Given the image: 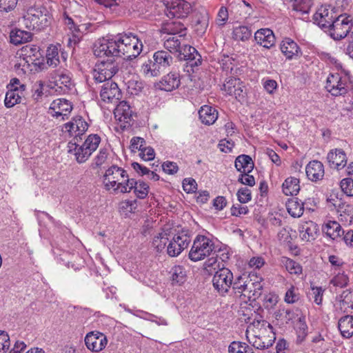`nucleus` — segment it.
Masks as SVG:
<instances>
[{
    "mask_svg": "<svg viewBox=\"0 0 353 353\" xmlns=\"http://www.w3.org/2000/svg\"><path fill=\"white\" fill-rule=\"evenodd\" d=\"M101 142V138L97 134H90L82 144L88 150L90 154L98 148Z\"/></svg>",
    "mask_w": 353,
    "mask_h": 353,
    "instance_id": "nucleus-46",
    "label": "nucleus"
},
{
    "mask_svg": "<svg viewBox=\"0 0 353 353\" xmlns=\"http://www.w3.org/2000/svg\"><path fill=\"white\" fill-rule=\"evenodd\" d=\"M103 177L104 181H107L105 186L109 189V186L118 185L119 183H121L125 178H128V174L123 169L112 165L106 170Z\"/></svg>",
    "mask_w": 353,
    "mask_h": 353,
    "instance_id": "nucleus-16",
    "label": "nucleus"
},
{
    "mask_svg": "<svg viewBox=\"0 0 353 353\" xmlns=\"http://www.w3.org/2000/svg\"><path fill=\"white\" fill-rule=\"evenodd\" d=\"M241 80L239 79L230 77L223 84V90L229 94L232 95L235 92L234 90L239 85Z\"/></svg>",
    "mask_w": 353,
    "mask_h": 353,
    "instance_id": "nucleus-53",
    "label": "nucleus"
},
{
    "mask_svg": "<svg viewBox=\"0 0 353 353\" xmlns=\"http://www.w3.org/2000/svg\"><path fill=\"white\" fill-rule=\"evenodd\" d=\"M233 279V273L230 270L226 268H220L213 276V287L221 296H225L232 287Z\"/></svg>",
    "mask_w": 353,
    "mask_h": 353,
    "instance_id": "nucleus-4",
    "label": "nucleus"
},
{
    "mask_svg": "<svg viewBox=\"0 0 353 353\" xmlns=\"http://www.w3.org/2000/svg\"><path fill=\"white\" fill-rule=\"evenodd\" d=\"M190 241V236L183 232L174 235L167 245V254L171 257L177 256L188 247Z\"/></svg>",
    "mask_w": 353,
    "mask_h": 353,
    "instance_id": "nucleus-8",
    "label": "nucleus"
},
{
    "mask_svg": "<svg viewBox=\"0 0 353 353\" xmlns=\"http://www.w3.org/2000/svg\"><path fill=\"white\" fill-rule=\"evenodd\" d=\"M161 31L169 35L178 34V37H183L186 35L187 29L184 24L176 19L173 21H167L164 23L161 28Z\"/></svg>",
    "mask_w": 353,
    "mask_h": 353,
    "instance_id": "nucleus-20",
    "label": "nucleus"
},
{
    "mask_svg": "<svg viewBox=\"0 0 353 353\" xmlns=\"http://www.w3.org/2000/svg\"><path fill=\"white\" fill-rule=\"evenodd\" d=\"M316 225L313 222H310L309 225L305 227L302 226L301 230H300V234L301 239L305 241H310L314 240L316 234Z\"/></svg>",
    "mask_w": 353,
    "mask_h": 353,
    "instance_id": "nucleus-45",
    "label": "nucleus"
},
{
    "mask_svg": "<svg viewBox=\"0 0 353 353\" xmlns=\"http://www.w3.org/2000/svg\"><path fill=\"white\" fill-rule=\"evenodd\" d=\"M214 243L205 236H197L189 252V258L193 261H198L208 256L213 251Z\"/></svg>",
    "mask_w": 353,
    "mask_h": 353,
    "instance_id": "nucleus-2",
    "label": "nucleus"
},
{
    "mask_svg": "<svg viewBox=\"0 0 353 353\" xmlns=\"http://www.w3.org/2000/svg\"><path fill=\"white\" fill-rule=\"evenodd\" d=\"M280 48L287 59H292L301 54L299 46L290 38H285L281 43Z\"/></svg>",
    "mask_w": 353,
    "mask_h": 353,
    "instance_id": "nucleus-28",
    "label": "nucleus"
},
{
    "mask_svg": "<svg viewBox=\"0 0 353 353\" xmlns=\"http://www.w3.org/2000/svg\"><path fill=\"white\" fill-rule=\"evenodd\" d=\"M276 319H281L285 323H294L298 320L299 311L298 310L282 309L275 312Z\"/></svg>",
    "mask_w": 353,
    "mask_h": 353,
    "instance_id": "nucleus-37",
    "label": "nucleus"
},
{
    "mask_svg": "<svg viewBox=\"0 0 353 353\" xmlns=\"http://www.w3.org/2000/svg\"><path fill=\"white\" fill-rule=\"evenodd\" d=\"M337 300L340 302V309L345 313H352L349 310V305L353 303V292L345 290L337 297Z\"/></svg>",
    "mask_w": 353,
    "mask_h": 353,
    "instance_id": "nucleus-39",
    "label": "nucleus"
},
{
    "mask_svg": "<svg viewBox=\"0 0 353 353\" xmlns=\"http://www.w3.org/2000/svg\"><path fill=\"white\" fill-rule=\"evenodd\" d=\"M40 56V48L36 45H26L21 49L20 57H23V60L28 65L30 63H34Z\"/></svg>",
    "mask_w": 353,
    "mask_h": 353,
    "instance_id": "nucleus-29",
    "label": "nucleus"
},
{
    "mask_svg": "<svg viewBox=\"0 0 353 353\" xmlns=\"http://www.w3.org/2000/svg\"><path fill=\"white\" fill-rule=\"evenodd\" d=\"M349 282V279L347 275L344 274H339L333 278L331 283L336 286H339L340 288L345 287Z\"/></svg>",
    "mask_w": 353,
    "mask_h": 353,
    "instance_id": "nucleus-63",
    "label": "nucleus"
},
{
    "mask_svg": "<svg viewBox=\"0 0 353 353\" xmlns=\"http://www.w3.org/2000/svg\"><path fill=\"white\" fill-rule=\"evenodd\" d=\"M50 108L54 112L53 116H61L62 120H65L68 119V114L72 110V105L65 99H58L52 101Z\"/></svg>",
    "mask_w": 353,
    "mask_h": 353,
    "instance_id": "nucleus-18",
    "label": "nucleus"
},
{
    "mask_svg": "<svg viewBox=\"0 0 353 353\" xmlns=\"http://www.w3.org/2000/svg\"><path fill=\"white\" fill-rule=\"evenodd\" d=\"M254 40L257 44L270 49L275 43V37L273 31L269 28H261L254 34Z\"/></svg>",
    "mask_w": 353,
    "mask_h": 353,
    "instance_id": "nucleus-19",
    "label": "nucleus"
},
{
    "mask_svg": "<svg viewBox=\"0 0 353 353\" xmlns=\"http://www.w3.org/2000/svg\"><path fill=\"white\" fill-rule=\"evenodd\" d=\"M137 181L134 179L125 178V179L119 183L115 190H119L121 192L125 193L130 192L132 190H135Z\"/></svg>",
    "mask_w": 353,
    "mask_h": 353,
    "instance_id": "nucleus-48",
    "label": "nucleus"
},
{
    "mask_svg": "<svg viewBox=\"0 0 353 353\" xmlns=\"http://www.w3.org/2000/svg\"><path fill=\"white\" fill-rule=\"evenodd\" d=\"M293 9L302 14H307L312 5V0H293Z\"/></svg>",
    "mask_w": 353,
    "mask_h": 353,
    "instance_id": "nucleus-49",
    "label": "nucleus"
},
{
    "mask_svg": "<svg viewBox=\"0 0 353 353\" xmlns=\"http://www.w3.org/2000/svg\"><path fill=\"white\" fill-rule=\"evenodd\" d=\"M168 242V239L166 237V234H159L153 239L152 246L157 252H161L165 249Z\"/></svg>",
    "mask_w": 353,
    "mask_h": 353,
    "instance_id": "nucleus-52",
    "label": "nucleus"
},
{
    "mask_svg": "<svg viewBox=\"0 0 353 353\" xmlns=\"http://www.w3.org/2000/svg\"><path fill=\"white\" fill-rule=\"evenodd\" d=\"M181 84L180 76L177 72H170L159 82L160 89L170 92L179 88Z\"/></svg>",
    "mask_w": 353,
    "mask_h": 353,
    "instance_id": "nucleus-26",
    "label": "nucleus"
},
{
    "mask_svg": "<svg viewBox=\"0 0 353 353\" xmlns=\"http://www.w3.org/2000/svg\"><path fill=\"white\" fill-rule=\"evenodd\" d=\"M114 117L121 124L122 130L128 128L132 123L133 117L134 116L130 105L125 101H120L114 110Z\"/></svg>",
    "mask_w": 353,
    "mask_h": 353,
    "instance_id": "nucleus-9",
    "label": "nucleus"
},
{
    "mask_svg": "<svg viewBox=\"0 0 353 353\" xmlns=\"http://www.w3.org/2000/svg\"><path fill=\"white\" fill-rule=\"evenodd\" d=\"M288 213L293 217H300L304 211V203H300L298 198L289 199L286 202Z\"/></svg>",
    "mask_w": 353,
    "mask_h": 353,
    "instance_id": "nucleus-36",
    "label": "nucleus"
},
{
    "mask_svg": "<svg viewBox=\"0 0 353 353\" xmlns=\"http://www.w3.org/2000/svg\"><path fill=\"white\" fill-rule=\"evenodd\" d=\"M327 159L330 168L338 170L343 168L347 163V157L342 149H335L329 152Z\"/></svg>",
    "mask_w": 353,
    "mask_h": 353,
    "instance_id": "nucleus-21",
    "label": "nucleus"
},
{
    "mask_svg": "<svg viewBox=\"0 0 353 353\" xmlns=\"http://www.w3.org/2000/svg\"><path fill=\"white\" fill-rule=\"evenodd\" d=\"M81 140L78 137L73 138L68 144V152L75 157L76 161L79 163H85L90 157L88 150L83 145H80L79 142Z\"/></svg>",
    "mask_w": 353,
    "mask_h": 353,
    "instance_id": "nucleus-17",
    "label": "nucleus"
},
{
    "mask_svg": "<svg viewBox=\"0 0 353 353\" xmlns=\"http://www.w3.org/2000/svg\"><path fill=\"white\" fill-rule=\"evenodd\" d=\"M117 42L120 43L121 57L124 56L127 60L137 58L142 51V42L131 32L119 34Z\"/></svg>",
    "mask_w": 353,
    "mask_h": 353,
    "instance_id": "nucleus-1",
    "label": "nucleus"
},
{
    "mask_svg": "<svg viewBox=\"0 0 353 353\" xmlns=\"http://www.w3.org/2000/svg\"><path fill=\"white\" fill-rule=\"evenodd\" d=\"M177 57L180 60L187 61V63L194 71V68H197L202 63V58L198 51L192 46L183 45L179 50Z\"/></svg>",
    "mask_w": 353,
    "mask_h": 353,
    "instance_id": "nucleus-10",
    "label": "nucleus"
},
{
    "mask_svg": "<svg viewBox=\"0 0 353 353\" xmlns=\"http://www.w3.org/2000/svg\"><path fill=\"white\" fill-rule=\"evenodd\" d=\"M248 279L249 274H243L237 276L234 280L233 279L231 288L235 294H239L245 296Z\"/></svg>",
    "mask_w": 353,
    "mask_h": 353,
    "instance_id": "nucleus-38",
    "label": "nucleus"
},
{
    "mask_svg": "<svg viewBox=\"0 0 353 353\" xmlns=\"http://www.w3.org/2000/svg\"><path fill=\"white\" fill-rule=\"evenodd\" d=\"M298 322L296 325V331L297 334L296 343H301L307 334V326L305 323V316H301L298 318Z\"/></svg>",
    "mask_w": 353,
    "mask_h": 353,
    "instance_id": "nucleus-40",
    "label": "nucleus"
},
{
    "mask_svg": "<svg viewBox=\"0 0 353 353\" xmlns=\"http://www.w3.org/2000/svg\"><path fill=\"white\" fill-rule=\"evenodd\" d=\"M118 34L110 39L98 41L94 46V54L96 57H121L120 43L117 42Z\"/></svg>",
    "mask_w": 353,
    "mask_h": 353,
    "instance_id": "nucleus-5",
    "label": "nucleus"
},
{
    "mask_svg": "<svg viewBox=\"0 0 353 353\" xmlns=\"http://www.w3.org/2000/svg\"><path fill=\"white\" fill-rule=\"evenodd\" d=\"M164 47L170 52L177 54L181 47V40L176 36L169 37L164 41Z\"/></svg>",
    "mask_w": 353,
    "mask_h": 353,
    "instance_id": "nucleus-42",
    "label": "nucleus"
},
{
    "mask_svg": "<svg viewBox=\"0 0 353 353\" xmlns=\"http://www.w3.org/2000/svg\"><path fill=\"white\" fill-rule=\"evenodd\" d=\"M75 130L78 131L77 134H75V137H78L79 139L81 140V136L87 131L88 124L82 117L78 116L75 117Z\"/></svg>",
    "mask_w": 353,
    "mask_h": 353,
    "instance_id": "nucleus-51",
    "label": "nucleus"
},
{
    "mask_svg": "<svg viewBox=\"0 0 353 353\" xmlns=\"http://www.w3.org/2000/svg\"><path fill=\"white\" fill-rule=\"evenodd\" d=\"M305 172L307 178L311 181L321 180L324 176L323 165L319 161H310L305 168Z\"/></svg>",
    "mask_w": 353,
    "mask_h": 353,
    "instance_id": "nucleus-23",
    "label": "nucleus"
},
{
    "mask_svg": "<svg viewBox=\"0 0 353 353\" xmlns=\"http://www.w3.org/2000/svg\"><path fill=\"white\" fill-rule=\"evenodd\" d=\"M148 188L149 186L145 183L143 181H137V185H136L134 193L137 197L143 199L148 195Z\"/></svg>",
    "mask_w": 353,
    "mask_h": 353,
    "instance_id": "nucleus-58",
    "label": "nucleus"
},
{
    "mask_svg": "<svg viewBox=\"0 0 353 353\" xmlns=\"http://www.w3.org/2000/svg\"><path fill=\"white\" fill-rule=\"evenodd\" d=\"M96 68L94 71V80L97 83L110 81L119 70L118 63L112 59L101 61Z\"/></svg>",
    "mask_w": 353,
    "mask_h": 353,
    "instance_id": "nucleus-6",
    "label": "nucleus"
},
{
    "mask_svg": "<svg viewBox=\"0 0 353 353\" xmlns=\"http://www.w3.org/2000/svg\"><path fill=\"white\" fill-rule=\"evenodd\" d=\"M282 188L285 195H296L300 190L299 179L292 176L288 177L283 182Z\"/></svg>",
    "mask_w": 353,
    "mask_h": 353,
    "instance_id": "nucleus-34",
    "label": "nucleus"
},
{
    "mask_svg": "<svg viewBox=\"0 0 353 353\" xmlns=\"http://www.w3.org/2000/svg\"><path fill=\"white\" fill-rule=\"evenodd\" d=\"M232 34L234 40L245 41L251 37L252 31L248 27L242 26L235 28Z\"/></svg>",
    "mask_w": 353,
    "mask_h": 353,
    "instance_id": "nucleus-43",
    "label": "nucleus"
},
{
    "mask_svg": "<svg viewBox=\"0 0 353 353\" xmlns=\"http://www.w3.org/2000/svg\"><path fill=\"white\" fill-rule=\"evenodd\" d=\"M54 79L57 85H63L67 90H71L73 86L71 74L68 71L58 72Z\"/></svg>",
    "mask_w": 353,
    "mask_h": 353,
    "instance_id": "nucleus-41",
    "label": "nucleus"
},
{
    "mask_svg": "<svg viewBox=\"0 0 353 353\" xmlns=\"http://www.w3.org/2000/svg\"><path fill=\"white\" fill-rule=\"evenodd\" d=\"M32 34L30 32L14 29L10 32V42L14 45H20L31 40Z\"/></svg>",
    "mask_w": 353,
    "mask_h": 353,
    "instance_id": "nucleus-33",
    "label": "nucleus"
},
{
    "mask_svg": "<svg viewBox=\"0 0 353 353\" xmlns=\"http://www.w3.org/2000/svg\"><path fill=\"white\" fill-rule=\"evenodd\" d=\"M108 343L105 334L98 331L88 333L85 337V343L88 349L92 352H100L105 348Z\"/></svg>",
    "mask_w": 353,
    "mask_h": 353,
    "instance_id": "nucleus-13",
    "label": "nucleus"
},
{
    "mask_svg": "<svg viewBox=\"0 0 353 353\" xmlns=\"http://www.w3.org/2000/svg\"><path fill=\"white\" fill-rule=\"evenodd\" d=\"M130 149L132 152H136V150L141 151L144 145L145 144V141L143 138L139 137H133L130 141Z\"/></svg>",
    "mask_w": 353,
    "mask_h": 353,
    "instance_id": "nucleus-60",
    "label": "nucleus"
},
{
    "mask_svg": "<svg viewBox=\"0 0 353 353\" xmlns=\"http://www.w3.org/2000/svg\"><path fill=\"white\" fill-rule=\"evenodd\" d=\"M141 72L148 77H157L160 74L157 68L155 67L154 60L151 59L143 62Z\"/></svg>",
    "mask_w": 353,
    "mask_h": 353,
    "instance_id": "nucleus-47",
    "label": "nucleus"
},
{
    "mask_svg": "<svg viewBox=\"0 0 353 353\" xmlns=\"http://www.w3.org/2000/svg\"><path fill=\"white\" fill-rule=\"evenodd\" d=\"M108 155V152L107 149H101L92 164V168L94 169L103 165L105 162Z\"/></svg>",
    "mask_w": 353,
    "mask_h": 353,
    "instance_id": "nucleus-55",
    "label": "nucleus"
},
{
    "mask_svg": "<svg viewBox=\"0 0 353 353\" xmlns=\"http://www.w3.org/2000/svg\"><path fill=\"white\" fill-rule=\"evenodd\" d=\"M237 196L241 203H245L252 199L251 192L247 188H240L237 192Z\"/></svg>",
    "mask_w": 353,
    "mask_h": 353,
    "instance_id": "nucleus-59",
    "label": "nucleus"
},
{
    "mask_svg": "<svg viewBox=\"0 0 353 353\" xmlns=\"http://www.w3.org/2000/svg\"><path fill=\"white\" fill-rule=\"evenodd\" d=\"M262 278L257 276L254 273L249 274L248 280L247 290H245V296L249 300L255 301L259 299L263 292V285L261 284Z\"/></svg>",
    "mask_w": 353,
    "mask_h": 353,
    "instance_id": "nucleus-14",
    "label": "nucleus"
},
{
    "mask_svg": "<svg viewBox=\"0 0 353 353\" xmlns=\"http://www.w3.org/2000/svg\"><path fill=\"white\" fill-rule=\"evenodd\" d=\"M235 168L241 173H250L254 168L252 158L246 154L239 155L235 160Z\"/></svg>",
    "mask_w": 353,
    "mask_h": 353,
    "instance_id": "nucleus-32",
    "label": "nucleus"
},
{
    "mask_svg": "<svg viewBox=\"0 0 353 353\" xmlns=\"http://www.w3.org/2000/svg\"><path fill=\"white\" fill-rule=\"evenodd\" d=\"M338 327L341 335L346 339L353 335V316L346 315L339 320Z\"/></svg>",
    "mask_w": 353,
    "mask_h": 353,
    "instance_id": "nucleus-31",
    "label": "nucleus"
},
{
    "mask_svg": "<svg viewBox=\"0 0 353 353\" xmlns=\"http://www.w3.org/2000/svg\"><path fill=\"white\" fill-rule=\"evenodd\" d=\"M18 0H0V10L8 12L13 10L17 5Z\"/></svg>",
    "mask_w": 353,
    "mask_h": 353,
    "instance_id": "nucleus-61",
    "label": "nucleus"
},
{
    "mask_svg": "<svg viewBox=\"0 0 353 353\" xmlns=\"http://www.w3.org/2000/svg\"><path fill=\"white\" fill-rule=\"evenodd\" d=\"M208 24L209 14L205 10L195 14L193 19V26L197 35L203 36L206 32Z\"/></svg>",
    "mask_w": 353,
    "mask_h": 353,
    "instance_id": "nucleus-25",
    "label": "nucleus"
},
{
    "mask_svg": "<svg viewBox=\"0 0 353 353\" xmlns=\"http://www.w3.org/2000/svg\"><path fill=\"white\" fill-rule=\"evenodd\" d=\"M104 82L100 92L101 99L108 103H117L122 97L121 92L117 84L112 81Z\"/></svg>",
    "mask_w": 353,
    "mask_h": 353,
    "instance_id": "nucleus-12",
    "label": "nucleus"
},
{
    "mask_svg": "<svg viewBox=\"0 0 353 353\" xmlns=\"http://www.w3.org/2000/svg\"><path fill=\"white\" fill-rule=\"evenodd\" d=\"M47 10L44 7L34 8L31 7L28 10L27 20L37 24L39 27L46 26L47 22Z\"/></svg>",
    "mask_w": 353,
    "mask_h": 353,
    "instance_id": "nucleus-22",
    "label": "nucleus"
},
{
    "mask_svg": "<svg viewBox=\"0 0 353 353\" xmlns=\"http://www.w3.org/2000/svg\"><path fill=\"white\" fill-rule=\"evenodd\" d=\"M285 266L286 268V270L290 273V274H299L302 271L301 266L294 261L292 259H286L285 261Z\"/></svg>",
    "mask_w": 353,
    "mask_h": 353,
    "instance_id": "nucleus-56",
    "label": "nucleus"
},
{
    "mask_svg": "<svg viewBox=\"0 0 353 353\" xmlns=\"http://www.w3.org/2000/svg\"><path fill=\"white\" fill-rule=\"evenodd\" d=\"M192 10L190 3L185 0H170L165 4V14L170 18L183 19Z\"/></svg>",
    "mask_w": 353,
    "mask_h": 353,
    "instance_id": "nucleus-7",
    "label": "nucleus"
},
{
    "mask_svg": "<svg viewBox=\"0 0 353 353\" xmlns=\"http://www.w3.org/2000/svg\"><path fill=\"white\" fill-rule=\"evenodd\" d=\"M153 60L155 67L159 73L165 70L173 62V58L170 53L165 50H159L154 53Z\"/></svg>",
    "mask_w": 353,
    "mask_h": 353,
    "instance_id": "nucleus-24",
    "label": "nucleus"
},
{
    "mask_svg": "<svg viewBox=\"0 0 353 353\" xmlns=\"http://www.w3.org/2000/svg\"><path fill=\"white\" fill-rule=\"evenodd\" d=\"M185 272L182 266H175L172 270V279L173 282L181 284L185 281Z\"/></svg>",
    "mask_w": 353,
    "mask_h": 353,
    "instance_id": "nucleus-50",
    "label": "nucleus"
},
{
    "mask_svg": "<svg viewBox=\"0 0 353 353\" xmlns=\"http://www.w3.org/2000/svg\"><path fill=\"white\" fill-rule=\"evenodd\" d=\"M26 89V85L22 84L19 88H9L6 94L4 100L5 106L6 108H12L16 104L20 103L21 100V94Z\"/></svg>",
    "mask_w": 353,
    "mask_h": 353,
    "instance_id": "nucleus-27",
    "label": "nucleus"
},
{
    "mask_svg": "<svg viewBox=\"0 0 353 353\" xmlns=\"http://www.w3.org/2000/svg\"><path fill=\"white\" fill-rule=\"evenodd\" d=\"M248 348V345L239 341H233L228 347L229 353H244Z\"/></svg>",
    "mask_w": 353,
    "mask_h": 353,
    "instance_id": "nucleus-57",
    "label": "nucleus"
},
{
    "mask_svg": "<svg viewBox=\"0 0 353 353\" xmlns=\"http://www.w3.org/2000/svg\"><path fill=\"white\" fill-rule=\"evenodd\" d=\"M10 347V338L4 331H0V353H5Z\"/></svg>",
    "mask_w": 353,
    "mask_h": 353,
    "instance_id": "nucleus-62",
    "label": "nucleus"
},
{
    "mask_svg": "<svg viewBox=\"0 0 353 353\" xmlns=\"http://www.w3.org/2000/svg\"><path fill=\"white\" fill-rule=\"evenodd\" d=\"M47 63L50 66L56 67L59 63V48L57 46L51 45L46 52Z\"/></svg>",
    "mask_w": 353,
    "mask_h": 353,
    "instance_id": "nucleus-44",
    "label": "nucleus"
},
{
    "mask_svg": "<svg viewBox=\"0 0 353 353\" xmlns=\"http://www.w3.org/2000/svg\"><path fill=\"white\" fill-rule=\"evenodd\" d=\"M336 17L334 8L330 10L326 7L321 6L314 14L313 19L315 23L321 28L325 29V31L328 26L332 25Z\"/></svg>",
    "mask_w": 353,
    "mask_h": 353,
    "instance_id": "nucleus-15",
    "label": "nucleus"
},
{
    "mask_svg": "<svg viewBox=\"0 0 353 353\" xmlns=\"http://www.w3.org/2000/svg\"><path fill=\"white\" fill-rule=\"evenodd\" d=\"M326 89L333 96L345 95L347 92L346 82L339 74H330L326 81Z\"/></svg>",
    "mask_w": 353,
    "mask_h": 353,
    "instance_id": "nucleus-11",
    "label": "nucleus"
},
{
    "mask_svg": "<svg viewBox=\"0 0 353 353\" xmlns=\"http://www.w3.org/2000/svg\"><path fill=\"white\" fill-rule=\"evenodd\" d=\"M323 230L326 235L332 239H336L344 234V231L341 225L334 221H330L325 223Z\"/></svg>",
    "mask_w": 353,
    "mask_h": 353,
    "instance_id": "nucleus-35",
    "label": "nucleus"
},
{
    "mask_svg": "<svg viewBox=\"0 0 353 353\" xmlns=\"http://www.w3.org/2000/svg\"><path fill=\"white\" fill-rule=\"evenodd\" d=\"M340 186L341 190L348 196H353V179L350 178L343 179L341 183Z\"/></svg>",
    "mask_w": 353,
    "mask_h": 353,
    "instance_id": "nucleus-54",
    "label": "nucleus"
},
{
    "mask_svg": "<svg viewBox=\"0 0 353 353\" xmlns=\"http://www.w3.org/2000/svg\"><path fill=\"white\" fill-rule=\"evenodd\" d=\"M201 122L205 125H212L218 118L216 110L209 105H203L199 111Z\"/></svg>",
    "mask_w": 353,
    "mask_h": 353,
    "instance_id": "nucleus-30",
    "label": "nucleus"
},
{
    "mask_svg": "<svg viewBox=\"0 0 353 353\" xmlns=\"http://www.w3.org/2000/svg\"><path fill=\"white\" fill-rule=\"evenodd\" d=\"M350 16L339 15L334 19L332 25H329L325 32H328L330 37L334 40H341L345 38L350 32L353 23Z\"/></svg>",
    "mask_w": 353,
    "mask_h": 353,
    "instance_id": "nucleus-3",
    "label": "nucleus"
},
{
    "mask_svg": "<svg viewBox=\"0 0 353 353\" xmlns=\"http://www.w3.org/2000/svg\"><path fill=\"white\" fill-rule=\"evenodd\" d=\"M228 19V11L226 8L221 7L217 14V18L216 20V24L219 26H223L225 24Z\"/></svg>",
    "mask_w": 353,
    "mask_h": 353,
    "instance_id": "nucleus-64",
    "label": "nucleus"
}]
</instances>
